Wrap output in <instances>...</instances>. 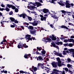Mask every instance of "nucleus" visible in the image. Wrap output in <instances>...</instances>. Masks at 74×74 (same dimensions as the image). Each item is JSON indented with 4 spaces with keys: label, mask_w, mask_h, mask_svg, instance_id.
Returning a JSON list of instances; mask_svg holds the SVG:
<instances>
[{
    "label": "nucleus",
    "mask_w": 74,
    "mask_h": 74,
    "mask_svg": "<svg viewBox=\"0 0 74 74\" xmlns=\"http://www.w3.org/2000/svg\"><path fill=\"white\" fill-rule=\"evenodd\" d=\"M53 73L55 74H62V71H59L57 69H54L53 70Z\"/></svg>",
    "instance_id": "f257e3e1"
},
{
    "label": "nucleus",
    "mask_w": 74,
    "mask_h": 74,
    "mask_svg": "<svg viewBox=\"0 0 74 74\" xmlns=\"http://www.w3.org/2000/svg\"><path fill=\"white\" fill-rule=\"evenodd\" d=\"M31 36L29 35H27L25 36L26 40H27V42H28L29 40H32V38H30Z\"/></svg>",
    "instance_id": "f03ea898"
},
{
    "label": "nucleus",
    "mask_w": 74,
    "mask_h": 74,
    "mask_svg": "<svg viewBox=\"0 0 74 74\" xmlns=\"http://www.w3.org/2000/svg\"><path fill=\"white\" fill-rule=\"evenodd\" d=\"M65 4L66 5V8H70V7H71V5L70 4V2L69 1H66Z\"/></svg>",
    "instance_id": "7ed1b4c3"
},
{
    "label": "nucleus",
    "mask_w": 74,
    "mask_h": 74,
    "mask_svg": "<svg viewBox=\"0 0 74 74\" xmlns=\"http://www.w3.org/2000/svg\"><path fill=\"white\" fill-rule=\"evenodd\" d=\"M53 67L56 68L57 67V65L58 64V62H53L51 64Z\"/></svg>",
    "instance_id": "20e7f679"
},
{
    "label": "nucleus",
    "mask_w": 74,
    "mask_h": 74,
    "mask_svg": "<svg viewBox=\"0 0 74 74\" xmlns=\"http://www.w3.org/2000/svg\"><path fill=\"white\" fill-rule=\"evenodd\" d=\"M55 55H57V56H60V57H62L64 58V56H63L62 55V53H59V52H56L55 53Z\"/></svg>",
    "instance_id": "39448f33"
},
{
    "label": "nucleus",
    "mask_w": 74,
    "mask_h": 74,
    "mask_svg": "<svg viewBox=\"0 0 74 74\" xmlns=\"http://www.w3.org/2000/svg\"><path fill=\"white\" fill-rule=\"evenodd\" d=\"M3 10H6V11L9 12L10 10V9L8 8L7 6L6 7V8H5V9H4V8H0V11H2Z\"/></svg>",
    "instance_id": "423d86ee"
},
{
    "label": "nucleus",
    "mask_w": 74,
    "mask_h": 74,
    "mask_svg": "<svg viewBox=\"0 0 74 74\" xmlns=\"http://www.w3.org/2000/svg\"><path fill=\"white\" fill-rule=\"evenodd\" d=\"M40 17H41V18H40V19L41 20V21H45L46 20V19H47V17H44V16H43L41 15H39Z\"/></svg>",
    "instance_id": "0eeeda50"
},
{
    "label": "nucleus",
    "mask_w": 74,
    "mask_h": 74,
    "mask_svg": "<svg viewBox=\"0 0 74 74\" xmlns=\"http://www.w3.org/2000/svg\"><path fill=\"white\" fill-rule=\"evenodd\" d=\"M57 64L59 67H61V66H65V64L62 63V62L60 61L57 62Z\"/></svg>",
    "instance_id": "6e6552de"
},
{
    "label": "nucleus",
    "mask_w": 74,
    "mask_h": 74,
    "mask_svg": "<svg viewBox=\"0 0 74 74\" xmlns=\"http://www.w3.org/2000/svg\"><path fill=\"white\" fill-rule=\"evenodd\" d=\"M64 50L65 51H67L68 50V51H69L70 52H74V49H68L67 48H65L64 49Z\"/></svg>",
    "instance_id": "1a4fd4ad"
},
{
    "label": "nucleus",
    "mask_w": 74,
    "mask_h": 74,
    "mask_svg": "<svg viewBox=\"0 0 74 74\" xmlns=\"http://www.w3.org/2000/svg\"><path fill=\"white\" fill-rule=\"evenodd\" d=\"M24 45L21 42H20L19 44L18 45L17 47L18 48H22L23 47Z\"/></svg>",
    "instance_id": "9d476101"
},
{
    "label": "nucleus",
    "mask_w": 74,
    "mask_h": 74,
    "mask_svg": "<svg viewBox=\"0 0 74 74\" xmlns=\"http://www.w3.org/2000/svg\"><path fill=\"white\" fill-rule=\"evenodd\" d=\"M71 52H69V51H68V50L67 51H63V54L64 55H66L68 53H70Z\"/></svg>",
    "instance_id": "9b49d317"
},
{
    "label": "nucleus",
    "mask_w": 74,
    "mask_h": 74,
    "mask_svg": "<svg viewBox=\"0 0 74 74\" xmlns=\"http://www.w3.org/2000/svg\"><path fill=\"white\" fill-rule=\"evenodd\" d=\"M58 3L60 5H62V6H64V4L63 1H60V2H58Z\"/></svg>",
    "instance_id": "f8f14e48"
},
{
    "label": "nucleus",
    "mask_w": 74,
    "mask_h": 74,
    "mask_svg": "<svg viewBox=\"0 0 74 74\" xmlns=\"http://www.w3.org/2000/svg\"><path fill=\"white\" fill-rule=\"evenodd\" d=\"M38 23V21H34L33 23V26H37V24Z\"/></svg>",
    "instance_id": "ddd939ff"
},
{
    "label": "nucleus",
    "mask_w": 74,
    "mask_h": 74,
    "mask_svg": "<svg viewBox=\"0 0 74 74\" xmlns=\"http://www.w3.org/2000/svg\"><path fill=\"white\" fill-rule=\"evenodd\" d=\"M61 28H62V29H63L64 28V29H66V30H69V29L67 27L65 26V25H62L61 26H60Z\"/></svg>",
    "instance_id": "4468645a"
},
{
    "label": "nucleus",
    "mask_w": 74,
    "mask_h": 74,
    "mask_svg": "<svg viewBox=\"0 0 74 74\" xmlns=\"http://www.w3.org/2000/svg\"><path fill=\"white\" fill-rule=\"evenodd\" d=\"M48 11L49 10L46 9H44L43 10V12L45 13L48 12Z\"/></svg>",
    "instance_id": "2eb2a0df"
},
{
    "label": "nucleus",
    "mask_w": 74,
    "mask_h": 74,
    "mask_svg": "<svg viewBox=\"0 0 74 74\" xmlns=\"http://www.w3.org/2000/svg\"><path fill=\"white\" fill-rule=\"evenodd\" d=\"M44 66V64L41 63H38L37 68H39V67H42V66Z\"/></svg>",
    "instance_id": "dca6fc26"
},
{
    "label": "nucleus",
    "mask_w": 74,
    "mask_h": 74,
    "mask_svg": "<svg viewBox=\"0 0 74 74\" xmlns=\"http://www.w3.org/2000/svg\"><path fill=\"white\" fill-rule=\"evenodd\" d=\"M36 4L37 7H40V6H41V5H42V4H41V3H40V2L36 3Z\"/></svg>",
    "instance_id": "f3484780"
},
{
    "label": "nucleus",
    "mask_w": 74,
    "mask_h": 74,
    "mask_svg": "<svg viewBox=\"0 0 74 74\" xmlns=\"http://www.w3.org/2000/svg\"><path fill=\"white\" fill-rule=\"evenodd\" d=\"M51 38L52 40H56V38L54 36H53V35H52V36L51 37Z\"/></svg>",
    "instance_id": "a211bd4d"
},
{
    "label": "nucleus",
    "mask_w": 74,
    "mask_h": 74,
    "mask_svg": "<svg viewBox=\"0 0 74 74\" xmlns=\"http://www.w3.org/2000/svg\"><path fill=\"white\" fill-rule=\"evenodd\" d=\"M29 9H30L31 10H33V9L36 8V7H34V6H31L29 7Z\"/></svg>",
    "instance_id": "6ab92c4d"
},
{
    "label": "nucleus",
    "mask_w": 74,
    "mask_h": 74,
    "mask_svg": "<svg viewBox=\"0 0 74 74\" xmlns=\"http://www.w3.org/2000/svg\"><path fill=\"white\" fill-rule=\"evenodd\" d=\"M27 19L29 21H32V19H33L31 17H30L29 16H27Z\"/></svg>",
    "instance_id": "aec40b11"
},
{
    "label": "nucleus",
    "mask_w": 74,
    "mask_h": 74,
    "mask_svg": "<svg viewBox=\"0 0 74 74\" xmlns=\"http://www.w3.org/2000/svg\"><path fill=\"white\" fill-rule=\"evenodd\" d=\"M37 60H43V59H42V58L41 56H39L38 57V58L37 59Z\"/></svg>",
    "instance_id": "412c9836"
},
{
    "label": "nucleus",
    "mask_w": 74,
    "mask_h": 74,
    "mask_svg": "<svg viewBox=\"0 0 74 74\" xmlns=\"http://www.w3.org/2000/svg\"><path fill=\"white\" fill-rule=\"evenodd\" d=\"M37 31L36 30H34L33 31L30 30V33H31V34H34V33H36Z\"/></svg>",
    "instance_id": "4be33fe9"
},
{
    "label": "nucleus",
    "mask_w": 74,
    "mask_h": 74,
    "mask_svg": "<svg viewBox=\"0 0 74 74\" xmlns=\"http://www.w3.org/2000/svg\"><path fill=\"white\" fill-rule=\"evenodd\" d=\"M32 68L34 71L35 72H36V71H37V68L34 67V66H32Z\"/></svg>",
    "instance_id": "5701e85b"
},
{
    "label": "nucleus",
    "mask_w": 74,
    "mask_h": 74,
    "mask_svg": "<svg viewBox=\"0 0 74 74\" xmlns=\"http://www.w3.org/2000/svg\"><path fill=\"white\" fill-rule=\"evenodd\" d=\"M64 14H62V16H63H63H64V15H66V14H65V13H66V12H66V11H65L64 10H62L61 11Z\"/></svg>",
    "instance_id": "b1692460"
},
{
    "label": "nucleus",
    "mask_w": 74,
    "mask_h": 74,
    "mask_svg": "<svg viewBox=\"0 0 74 74\" xmlns=\"http://www.w3.org/2000/svg\"><path fill=\"white\" fill-rule=\"evenodd\" d=\"M46 40L47 41H46V42H51V39L49 38H46Z\"/></svg>",
    "instance_id": "393cba45"
},
{
    "label": "nucleus",
    "mask_w": 74,
    "mask_h": 74,
    "mask_svg": "<svg viewBox=\"0 0 74 74\" xmlns=\"http://www.w3.org/2000/svg\"><path fill=\"white\" fill-rule=\"evenodd\" d=\"M67 62H68V63H70V62H74L73 61H71V59H70V58H68L67 59Z\"/></svg>",
    "instance_id": "a878e982"
},
{
    "label": "nucleus",
    "mask_w": 74,
    "mask_h": 74,
    "mask_svg": "<svg viewBox=\"0 0 74 74\" xmlns=\"http://www.w3.org/2000/svg\"><path fill=\"white\" fill-rule=\"evenodd\" d=\"M10 20L12 21V22H14V21H15V18L12 17H10Z\"/></svg>",
    "instance_id": "bb28decb"
},
{
    "label": "nucleus",
    "mask_w": 74,
    "mask_h": 74,
    "mask_svg": "<svg viewBox=\"0 0 74 74\" xmlns=\"http://www.w3.org/2000/svg\"><path fill=\"white\" fill-rule=\"evenodd\" d=\"M27 16V15H26V14L24 13L23 14V18H26L25 16Z\"/></svg>",
    "instance_id": "cd10ccee"
},
{
    "label": "nucleus",
    "mask_w": 74,
    "mask_h": 74,
    "mask_svg": "<svg viewBox=\"0 0 74 74\" xmlns=\"http://www.w3.org/2000/svg\"><path fill=\"white\" fill-rule=\"evenodd\" d=\"M12 5H10L9 4H8L6 5V7H8L9 8H11V7H12Z\"/></svg>",
    "instance_id": "c85d7f7f"
},
{
    "label": "nucleus",
    "mask_w": 74,
    "mask_h": 74,
    "mask_svg": "<svg viewBox=\"0 0 74 74\" xmlns=\"http://www.w3.org/2000/svg\"><path fill=\"white\" fill-rule=\"evenodd\" d=\"M63 70H64L66 71H66L67 72H68V71H69V69L67 68H63Z\"/></svg>",
    "instance_id": "c756f323"
},
{
    "label": "nucleus",
    "mask_w": 74,
    "mask_h": 74,
    "mask_svg": "<svg viewBox=\"0 0 74 74\" xmlns=\"http://www.w3.org/2000/svg\"><path fill=\"white\" fill-rule=\"evenodd\" d=\"M28 29H30V30H33V27L31 26H29V27H28Z\"/></svg>",
    "instance_id": "7c9ffc66"
},
{
    "label": "nucleus",
    "mask_w": 74,
    "mask_h": 74,
    "mask_svg": "<svg viewBox=\"0 0 74 74\" xmlns=\"http://www.w3.org/2000/svg\"><path fill=\"white\" fill-rule=\"evenodd\" d=\"M56 1V0H51V1L50 0L49 1V2H50L51 3H53L54 4H55V2H54V1Z\"/></svg>",
    "instance_id": "2f4dec72"
},
{
    "label": "nucleus",
    "mask_w": 74,
    "mask_h": 74,
    "mask_svg": "<svg viewBox=\"0 0 74 74\" xmlns=\"http://www.w3.org/2000/svg\"><path fill=\"white\" fill-rule=\"evenodd\" d=\"M68 45L69 47H72L73 45V44L72 43H69L68 44Z\"/></svg>",
    "instance_id": "473e14b6"
},
{
    "label": "nucleus",
    "mask_w": 74,
    "mask_h": 74,
    "mask_svg": "<svg viewBox=\"0 0 74 74\" xmlns=\"http://www.w3.org/2000/svg\"><path fill=\"white\" fill-rule=\"evenodd\" d=\"M67 66L68 68H70L72 67V65L68 64L67 65Z\"/></svg>",
    "instance_id": "72a5a7b5"
},
{
    "label": "nucleus",
    "mask_w": 74,
    "mask_h": 74,
    "mask_svg": "<svg viewBox=\"0 0 74 74\" xmlns=\"http://www.w3.org/2000/svg\"><path fill=\"white\" fill-rule=\"evenodd\" d=\"M41 52L43 55H45V53H46V51H45L44 50L43 51H42Z\"/></svg>",
    "instance_id": "f704fd0d"
},
{
    "label": "nucleus",
    "mask_w": 74,
    "mask_h": 74,
    "mask_svg": "<svg viewBox=\"0 0 74 74\" xmlns=\"http://www.w3.org/2000/svg\"><path fill=\"white\" fill-rule=\"evenodd\" d=\"M11 8L13 10H15V8H16V7L12 5V7H11Z\"/></svg>",
    "instance_id": "c9c22d12"
},
{
    "label": "nucleus",
    "mask_w": 74,
    "mask_h": 74,
    "mask_svg": "<svg viewBox=\"0 0 74 74\" xmlns=\"http://www.w3.org/2000/svg\"><path fill=\"white\" fill-rule=\"evenodd\" d=\"M23 45H24L23 47H24L25 48H28V46L26 45V44H23Z\"/></svg>",
    "instance_id": "e433bc0d"
},
{
    "label": "nucleus",
    "mask_w": 74,
    "mask_h": 74,
    "mask_svg": "<svg viewBox=\"0 0 74 74\" xmlns=\"http://www.w3.org/2000/svg\"><path fill=\"white\" fill-rule=\"evenodd\" d=\"M51 44L54 47H56V45H55V44L53 42H52L51 43Z\"/></svg>",
    "instance_id": "4c0bfd02"
},
{
    "label": "nucleus",
    "mask_w": 74,
    "mask_h": 74,
    "mask_svg": "<svg viewBox=\"0 0 74 74\" xmlns=\"http://www.w3.org/2000/svg\"><path fill=\"white\" fill-rule=\"evenodd\" d=\"M23 23L24 25H27V26H28L29 25V24L26 22L24 23Z\"/></svg>",
    "instance_id": "58836bf2"
},
{
    "label": "nucleus",
    "mask_w": 74,
    "mask_h": 74,
    "mask_svg": "<svg viewBox=\"0 0 74 74\" xmlns=\"http://www.w3.org/2000/svg\"><path fill=\"white\" fill-rule=\"evenodd\" d=\"M18 11L19 10H18V8H16V9H15V11L16 12H18Z\"/></svg>",
    "instance_id": "ea45409f"
},
{
    "label": "nucleus",
    "mask_w": 74,
    "mask_h": 74,
    "mask_svg": "<svg viewBox=\"0 0 74 74\" xmlns=\"http://www.w3.org/2000/svg\"><path fill=\"white\" fill-rule=\"evenodd\" d=\"M37 49H38V51H41V50L42 49V48H41V47H37Z\"/></svg>",
    "instance_id": "a19ab883"
},
{
    "label": "nucleus",
    "mask_w": 74,
    "mask_h": 74,
    "mask_svg": "<svg viewBox=\"0 0 74 74\" xmlns=\"http://www.w3.org/2000/svg\"><path fill=\"white\" fill-rule=\"evenodd\" d=\"M73 39H68V41L69 42H72V40Z\"/></svg>",
    "instance_id": "79ce46f5"
},
{
    "label": "nucleus",
    "mask_w": 74,
    "mask_h": 74,
    "mask_svg": "<svg viewBox=\"0 0 74 74\" xmlns=\"http://www.w3.org/2000/svg\"><path fill=\"white\" fill-rule=\"evenodd\" d=\"M56 59L57 60V61H60V58L58 57L57 58H56Z\"/></svg>",
    "instance_id": "37998d69"
},
{
    "label": "nucleus",
    "mask_w": 74,
    "mask_h": 74,
    "mask_svg": "<svg viewBox=\"0 0 74 74\" xmlns=\"http://www.w3.org/2000/svg\"><path fill=\"white\" fill-rule=\"evenodd\" d=\"M1 5L2 7L4 8V7H5V5H4L3 3Z\"/></svg>",
    "instance_id": "c03bdc74"
},
{
    "label": "nucleus",
    "mask_w": 74,
    "mask_h": 74,
    "mask_svg": "<svg viewBox=\"0 0 74 74\" xmlns=\"http://www.w3.org/2000/svg\"><path fill=\"white\" fill-rule=\"evenodd\" d=\"M68 41V40L67 39H65L64 40V42H67Z\"/></svg>",
    "instance_id": "a18cd8bd"
},
{
    "label": "nucleus",
    "mask_w": 74,
    "mask_h": 74,
    "mask_svg": "<svg viewBox=\"0 0 74 74\" xmlns=\"http://www.w3.org/2000/svg\"><path fill=\"white\" fill-rule=\"evenodd\" d=\"M9 15H12V14H13V12H12V11H11L9 12Z\"/></svg>",
    "instance_id": "49530a36"
},
{
    "label": "nucleus",
    "mask_w": 74,
    "mask_h": 74,
    "mask_svg": "<svg viewBox=\"0 0 74 74\" xmlns=\"http://www.w3.org/2000/svg\"><path fill=\"white\" fill-rule=\"evenodd\" d=\"M20 73H22V74H23V73H25V72L22 71H20Z\"/></svg>",
    "instance_id": "de8ad7c7"
},
{
    "label": "nucleus",
    "mask_w": 74,
    "mask_h": 74,
    "mask_svg": "<svg viewBox=\"0 0 74 74\" xmlns=\"http://www.w3.org/2000/svg\"><path fill=\"white\" fill-rule=\"evenodd\" d=\"M59 17H57L56 16H54L53 18L54 19H58Z\"/></svg>",
    "instance_id": "09e8293b"
},
{
    "label": "nucleus",
    "mask_w": 74,
    "mask_h": 74,
    "mask_svg": "<svg viewBox=\"0 0 74 74\" xmlns=\"http://www.w3.org/2000/svg\"><path fill=\"white\" fill-rule=\"evenodd\" d=\"M14 22L15 23H18V21L17 20H15Z\"/></svg>",
    "instance_id": "8fccbe9b"
},
{
    "label": "nucleus",
    "mask_w": 74,
    "mask_h": 74,
    "mask_svg": "<svg viewBox=\"0 0 74 74\" xmlns=\"http://www.w3.org/2000/svg\"><path fill=\"white\" fill-rule=\"evenodd\" d=\"M28 56V55H26L24 56V58H27Z\"/></svg>",
    "instance_id": "3c124183"
},
{
    "label": "nucleus",
    "mask_w": 74,
    "mask_h": 74,
    "mask_svg": "<svg viewBox=\"0 0 74 74\" xmlns=\"http://www.w3.org/2000/svg\"><path fill=\"white\" fill-rule=\"evenodd\" d=\"M56 44L57 45H60L59 42H56Z\"/></svg>",
    "instance_id": "603ef678"
},
{
    "label": "nucleus",
    "mask_w": 74,
    "mask_h": 74,
    "mask_svg": "<svg viewBox=\"0 0 74 74\" xmlns=\"http://www.w3.org/2000/svg\"><path fill=\"white\" fill-rule=\"evenodd\" d=\"M62 74H65V71L64 70H63L62 72Z\"/></svg>",
    "instance_id": "864d4df0"
},
{
    "label": "nucleus",
    "mask_w": 74,
    "mask_h": 74,
    "mask_svg": "<svg viewBox=\"0 0 74 74\" xmlns=\"http://www.w3.org/2000/svg\"><path fill=\"white\" fill-rule=\"evenodd\" d=\"M45 70H47V73H49V71H50L49 70V69L47 70V69H45Z\"/></svg>",
    "instance_id": "5fc2aeb1"
},
{
    "label": "nucleus",
    "mask_w": 74,
    "mask_h": 74,
    "mask_svg": "<svg viewBox=\"0 0 74 74\" xmlns=\"http://www.w3.org/2000/svg\"><path fill=\"white\" fill-rule=\"evenodd\" d=\"M3 73L5 74H7V71L4 70Z\"/></svg>",
    "instance_id": "6e6d98bb"
},
{
    "label": "nucleus",
    "mask_w": 74,
    "mask_h": 74,
    "mask_svg": "<svg viewBox=\"0 0 74 74\" xmlns=\"http://www.w3.org/2000/svg\"><path fill=\"white\" fill-rule=\"evenodd\" d=\"M69 25H71V26H73V24L72 23H69Z\"/></svg>",
    "instance_id": "4d7b16f0"
},
{
    "label": "nucleus",
    "mask_w": 74,
    "mask_h": 74,
    "mask_svg": "<svg viewBox=\"0 0 74 74\" xmlns=\"http://www.w3.org/2000/svg\"><path fill=\"white\" fill-rule=\"evenodd\" d=\"M11 27H14L15 25H11Z\"/></svg>",
    "instance_id": "13d9d810"
},
{
    "label": "nucleus",
    "mask_w": 74,
    "mask_h": 74,
    "mask_svg": "<svg viewBox=\"0 0 74 74\" xmlns=\"http://www.w3.org/2000/svg\"><path fill=\"white\" fill-rule=\"evenodd\" d=\"M23 14H21L19 15L20 17H23Z\"/></svg>",
    "instance_id": "bf43d9fd"
},
{
    "label": "nucleus",
    "mask_w": 74,
    "mask_h": 74,
    "mask_svg": "<svg viewBox=\"0 0 74 74\" xmlns=\"http://www.w3.org/2000/svg\"><path fill=\"white\" fill-rule=\"evenodd\" d=\"M50 26L52 28H53V25L52 24H51L50 25Z\"/></svg>",
    "instance_id": "052dcab7"
},
{
    "label": "nucleus",
    "mask_w": 74,
    "mask_h": 74,
    "mask_svg": "<svg viewBox=\"0 0 74 74\" xmlns=\"http://www.w3.org/2000/svg\"><path fill=\"white\" fill-rule=\"evenodd\" d=\"M55 48H57V49H59V47H58L57 46H56V47H55Z\"/></svg>",
    "instance_id": "680f3d73"
},
{
    "label": "nucleus",
    "mask_w": 74,
    "mask_h": 74,
    "mask_svg": "<svg viewBox=\"0 0 74 74\" xmlns=\"http://www.w3.org/2000/svg\"><path fill=\"white\" fill-rule=\"evenodd\" d=\"M46 68L47 69V70H50V69H49V67H46Z\"/></svg>",
    "instance_id": "e2e57ef3"
},
{
    "label": "nucleus",
    "mask_w": 74,
    "mask_h": 74,
    "mask_svg": "<svg viewBox=\"0 0 74 74\" xmlns=\"http://www.w3.org/2000/svg\"><path fill=\"white\" fill-rule=\"evenodd\" d=\"M60 44V45H62L63 44V43L62 42H59Z\"/></svg>",
    "instance_id": "0e129e2a"
},
{
    "label": "nucleus",
    "mask_w": 74,
    "mask_h": 74,
    "mask_svg": "<svg viewBox=\"0 0 74 74\" xmlns=\"http://www.w3.org/2000/svg\"><path fill=\"white\" fill-rule=\"evenodd\" d=\"M71 38H74V36H71Z\"/></svg>",
    "instance_id": "69168bd1"
},
{
    "label": "nucleus",
    "mask_w": 74,
    "mask_h": 74,
    "mask_svg": "<svg viewBox=\"0 0 74 74\" xmlns=\"http://www.w3.org/2000/svg\"><path fill=\"white\" fill-rule=\"evenodd\" d=\"M38 1H39V2L40 3H42V0H38Z\"/></svg>",
    "instance_id": "338daca9"
},
{
    "label": "nucleus",
    "mask_w": 74,
    "mask_h": 74,
    "mask_svg": "<svg viewBox=\"0 0 74 74\" xmlns=\"http://www.w3.org/2000/svg\"><path fill=\"white\" fill-rule=\"evenodd\" d=\"M6 41V40H5V39H4L3 40V42H5Z\"/></svg>",
    "instance_id": "774afa93"
}]
</instances>
